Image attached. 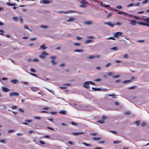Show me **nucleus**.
<instances>
[{
    "label": "nucleus",
    "mask_w": 149,
    "mask_h": 149,
    "mask_svg": "<svg viewBox=\"0 0 149 149\" xmlns=\"http://www.w3.org/2000/svg\"><path fill=\"white\" fill-rule=\"evenodd\" d=\"M101 139L100 137L97 138L96 137H93L92 138V140H94L95 141H98Z\"/></svg>",
    "instance_id": "24"
},
{
    "label": "nucleus",
    "mask_w": 149,
    "mask_h": 149,
    "mask_svg": "<svg viewBox=\"0 0 149 149\" xmlns=\"http://www.w3.org/2000/svg\"><path fill=\"white\" fill-rule=\"evenodd\" d=\"M122 142L121 141H115L113 142V143L114 144H118L119 143H121Z\"/></svg>",
    "instance_id": "39"
},
{
    "label": "nucleus",
    "mask_w": 149,
    "mask_h": 149,
    "mask_svg": "<svg viewBox=\"0 0 149 149\" xmlns=\"http://www.w3.org/2000/svg\"><path fill=\"white\" fill-rule=\"evenodd\" d=\"M120 75H116L113 76H112V77L113 78L115 79L116 78H118V77H120Z\"/></svg>",
    "instance_id": "33"
},
{
    "label": "nucleus",
    "mask_w": 149,
    "mask_h": 149,
    "mask_svg": "<svg viewBox=\"0 0 149 149\" xmlns=\"http://www.w3.org/2000/svg\"><path fill=\"white\" fill-rule=\"evenodd\" d=\"M112 13H109V14L107 16V18H109V17H110L112 15Z\"/></svg>",
    "instance_id": "59"
},
{
    "label": "nucleus",
    "mask_w": 149,
    "mask_h": 149,
    "mask_svg": "<svg viewBox=\"0 0 149 149\" xmlns=\"http://www.w3.org/2000/svg\"><path fill=\"white\" fill-rule=\"evenodd\" d=\"M87 38L91 39H93L94 38V37L93 36H88L87 37Z\"/></svg>",
    "instance_id": "58"
},
{
    "label": "nucleus",
    "mask_w": 149,
    "mask_h": 149,
    "mask_svg": "<svg viewBox=\"0 0 149 149\" xmlns=\"http://www.w3.org/2000/svg\"><path fill=\"white\" fill-rule=\"evenodd\" d=\"M131 81V80H129L124 81L122 82V83H123V84H126L127 83H128L129 82Z\"/></svg>",
    "instance_id": "29"
},
{
    "label": "nucleus",
    "mask_w": 149,
    "mask_h": 149,
    "mask_svg": "<svg viewBox=\"0 0 149 149\" xmlns=\"http://www.w3.org/2000/svg\"><path fill=\"white\" fill-rule=\"evenodd\" d=\"M29 74H31L32 76H34L36 77H37V75L36 74L31 73H29Z\"/></svg>",
    "instance_id": "54"
},
{
    "label": "nucleus",
    "mask_w": 149,
    "mask_h": 149,
    "mask_svg": "<svg viewBox=\"0 0 149 149\" xmlns=\"http://www.w3.org/2000/svg\"><path fill=\"white\" fill-rule=\"evenodd\" d=\"M77 40H81L82 39V38L79 37V36H77L76 37Z\"/></svg>",
    "instance_id": "47"
},
{
    "label": "nucleus",
    "mask_w": 149,
    "mask_h": 149,
    "mask_svg": "<svg viewBox=\"0 0 149 149\" xmlns=\"http://www.w3.org/2000/svg\"><path fill=\"white\" fill-rule=\"evenodd\" d=\"M81 45V44L79 42H75V43H74L73 44V45H74L76 46H80Z\"/></svg>",
    "instance_id": "26"
},
{
    "label": "nucleus",
    "mask_w": 149,
    "mask_h": 149,
    "mask_svg": "<svg viewBox=\"0 0 149 149\" xmlns=\"http://www.w3.org/2000/svg\"><path fill=\"white\" fill-rule=\"evenodd\" d=\"M146 123L143 122L141 124V126L142 127H144L146 126Z\"/></svg>",
    "instance_id": "64"
},
{
    "label": "nucleus",
    "mask_w": 149,
    "mask_h": 149,
    "mask_svg": "<svg viewBox=\"0 0 149 149\" xmlns=\"http://www.w3.org/2000/svg\"><path fill=\"white\" fill-rule=\"evenodd\" d=\"M33 61L34 62H36L38 61L39 60L37 58H35L33 60Z\"/></svg>",
    "instance_id": "51"
},
{
    "label": "nucleus",
    "mask_w": 149,
    "mask_h": 149,
    "mask_svg": "<svg viewBox=\"0 0 149 149\" xmlns=\"http://www.w3.org/2000/svg\"><path fill=\"white\" fill-rule=\"evenodd\" d=\"M39 142L42 144L44 145L45 144V143L42 141H40Z\"/></svg>",
    "instance_id": "52"
},
{
    "label": "nucleus",
    "mask_w": 149,
    "mask_h": 149,
    "mask_svg": "<svg viewBox=\"0 0 149 149\" xmlns=\"http://www.w3.org/2000/svg\"><path fill=\"white\" fill-rule=\"evenodd\" d=\"M130 112L129 111H128L125 112L124 114L125 115H129L130 114Z\"/></svg>",
    "instance_id": "46"
},
{
    "label": "nucleus",
    "mask_w": 149,
    "mask_h": 149,
    "mask_svg": "<svg viewBox=\"0 0 149 149\" xmlns=\"http://www.w3.org/2000/svg\"><path fill=\"white\" fill-rule=\"evenodd\" d=\"M95 58H100V56L99 55L97 56H89L87 57L88 59H94Z\"/></svg>",
    "instance_id": "6"
},
{
    "label": "nucleus",
    "mask_w": 149,
    "mask_h": 149,
    "mask_svg": "<svg viewBox=\"0 0 149 149\" xmlns=\"http://www.w3.org/2000/svg\"><path fill=\"white\" fill-rule=\"evenodd\" d=\"M149 1V0H145L144 1H143L142 3V4H145L147 3L148 1Z\"/></svg>",
    "instance_id": "37"
},
{
    "label": "nucleus",
    "mask_w": 149,
    "mask_h": 149,
    "mask_svg": "<svg viewBox=\"0 0 149 149\" xmlns=\"http://www.w3.org/2000/svg\"><path fill=\"white\" fill-rule=\"evenodd\" d=\"M76 13L78 14H81V15L83 14H84L82 12H77V11H74V10H68V11H66V12H65V13Z\"/></svg>",
    "instance_id": "2"
},
{
    "label": "nucleus",
    "mask_w": 149,
    "mask_h": 149,
    "mask_svg": "<svg viewBox=\"0 0 149 149\" xmlns=\"http://www.w3.org/2000/svg\"><path fill=\"white\" fill-rule=\"evenodd\" d=\"M81 3L83 5H85L87 3L86 2L85 0H82L81 2Z\"/></svg>",
    "instance_id": "30"
},
{
    "label": "nucleus",
    "mask_w": 149,
    "mask_h": 149,
    "mask_svg": "<svg viewBox=\"0 0 149 149\" xmlns=\"http://www.w3.org/2000/svg\"><path fill=\"white\" fill-rule=\"evenodd\" d=\"M138 24L140 25L149 26V24L146 22H139Z\"/></svg>",
    "instance_id": "7"
},
{
    "label": "nucleus",
    "mask_w": 149,
    "mask_h": 149,
    "mask_svg": "<svg viewBox=\"0 0 149 149\" xmlns=\"http://www.w3.org/2000/svg\"><path fill=\"white\" fill-rule=\"evenodd\" d=\"M76 20L75 18L71 17L69 18L68 20H67L68 22H72Z\"/></svg>",
    "instance_id": "15"
},
{
    "label": "nucleus",
    "mask_w": 149,
    "mask_h": 149,
    "mask_svg": "<svg viewBox=\"0 0 149 149\" xmlns=\"http://www.w3.org/2000/svg\"><path fill=\"white\" fill-rule=\"evenodd\" d=\"M48 54H47L46 52L43 51L42 53L39 56V57L42 59H45V55H47Z\"/></svg>",
    "instance_id": "4"
},
{
    "label": "nucleus",
    "mask_w": 149,
    "mask_h": 149,
    "mask_svg": "<svg viewBox=\"0 0 149 149\" xmlns=\"http://www.w3.org/2000/svg\"><path fill=\"white\" fill-rule=\"evenodd\" d=\"M34 119L36 120H40L41 119V118L39 116H35L34 117Z\"/></svg>",
    "instance_id": "36"
},
{
    "label": "nucleus",
    "mask_w": 149,
    "mask_h": 149,
    "mask_svg": "<svg viewBox=\"0 0 149 149\" xmlns=\"http://www.w3.org/2000/svg\"><path fill=\"white\" fill-rule=\"evenodd\" d=\"M43 3L44 4H48L51 2V1L49 0H43L42 1Z\"/></svg>",
    "instance_id": "16"
},
{
    "label": "nucleus",
    "mask_w": 149,
    "mask_h": 149,
    "mask_svg": "<svg viewBox=\"0 0 149 149\" xmlns=\"http://www.w3.org/2000/svg\"><path fill=\"white\" fill-rule=\"evenodd\" d=\"M92 88L93 90L95 91H101L102 90L100 88H96L92 87Z\"/></svg>",
    "instance_id": "23"
},
{
    "label": "nucleus",
    "mask_w": 149,
    "mask_h": 149,
    "mask_svg": "<svg viewBox=\"0 0 149 149\" xmlns=\"http://www.w3.org/2000/svg\"><path fill=\"white\" fill-rule=\"evenodd\" d=\"M90 134L93 136H94L97 135V133H94Z\"/></svg>",
    "instance_id": "50"
},
{
    "label": "nucleus",
    "mask_w": 149,
    "mask_h": 149,
    "mask_svg": "<svg viewBox=\"0 0 149 149\" xmlns=\"http://www.w3.org/2000/svg\"><path fill=\"white\" fill-rule=\"evenodd\" d=\"M93 40H92L90 39H87L86 40L85 42V43H90L92 41H93Z\"/></svg>",
    "instance_id": "25"
},
{
    "label": "nucleus",
    "mask_w": 149,
    "mask_h": 149,
    "mask_svg": "<svg viewBox=\"0 0 149 149\" xmlns=\"http://www.w3.org/2000/svg\"><path fill=\"white\" fill-rule=\"evenodd\" d=\"M101 80V79L100 78H98L96 79H95L94 80L95 81H100Z\"/></svg>",
    "instance_id": "60"
},
{
    "label": "nucleus",
    "mask_w": 149,
    "mask_h": 149,
    "mask_svg": "<svg viewBox=\"0 0 149 149\" xmlns=\"http://www.w3.org/2000/svg\"><path fill=\"white\" fill-rule=\"evenodd\" d=\"M74 51L75 52H84V50L82 49H75L74 50Z\"/></svg>",
    "instance_id": "21"
},
{
    "label": "nucleus",
    "mask_w": 149,
    "mask_h": 149,
    "mask_svg": "<svg viewBox=\"0 0 149 149\" xmlns=\"http://www.w3.org/2000/svg\"><path fill=\"white\" fill-rule=\"evenodd\" d=\"M97 122L98 123H99L101 124L103 123H104V121L102 120H100L99 121H98Z\"/></svg>",
    "instance_id": "63"
},
{
    "label": "nucleus",
    "mask_w": 149,
    "mask_h": 149,
    "mask_svg": "<svg viewBox=\"0 0 149 149\" xmlns=\"http://www.w3.org/2000/svg\"><path fill=\"white\" fill-rule=\"evenodd\" d=\"M136 86H134L132 87H131L128 88V89H134L136 88Z\"/></svg>",
    "instance_id": "41"
},
{
    "label": "nucleus",
    "mask_w": 149,
    "mask_h": 149,
    "mask_svg": "<svg viewBox=\"0 0 149 149\" xmlns=\"http://www.w3.org/2000/svg\"><path fill=\"white\" fill-rule=\"evenodd\" d=\"M40 27L41 28H43L45 29H46L48 28V26H47L46 25H41L40 26Z\"/></svg>",
    "instance_id": "28"
},
{
    "label": "nucleus",
    "mask_w": 149,
    "mask_h": 149,
    "mask_svg": "<svg viewBox=\"0 0 149 149\" xmlns=\"http://www.w3.org/2000/svg\"><path fill=\"white\" fill-rule=\"evenodd\" d=\"M46 89H47V90H48L49 92H50V93H53V94H54V92L52 90H49V89L47 88H46Z\"/></svg>",
    "instance_id": "56"
},
{
    "label": "nucleus",
    "mask_w": 149,
    "mask_h": 149,
    "mask_svg": "<svg viewBox=\"0 0 149 149\" xmlns=\"http://www.w3.org/2000/svg\"><path fill=\"white\" fill-rule=\"evenodd\" d=\"M114 74L113 72H109L107 73V75L109 76H111Z\"/></svg>",
    "instance_id": "35"
},
{
    "label": "nucleus",
    "mask_w": 149,
    "mask_h": 149,
    "mask_svg": "<svg viewBox=\"0 0 149 149\" xmlns=\"http://www.w3.org/2000/svg\"><path fill=\"white\" fill-rule=\"evenodd\" d=\"M106 39L107 40L112 39V40H115V38L114 37H110L109 38H106Z\"/></svg>",
    "instance_id": "32"
},
{
    "label": "nucleus",
    "mask_w": 149,
    "mask_h": 149,
    "mask_svg": "<svg viewBox=\"0 0 149 149\" xmlns=\"http://www.w3.org/2000/svg\"><path fill=\"white\" fill-rule=\"evenodd\" d=\"M134 123L137 125V126H138L140 124L139 121H136V122H134Z\"/></svg>",
    "instance_id": "42"
},
{
    "label": "nucleus",
    "mask_w": 149,
    "mask_h": 149,
    "mask_svg": "<svg viewBox=\"0 0 149 149\" xmlns=\"http://www.w3.org/2000/svg\"><path fill=\"white\" fill-rule=\"evenodd\" d=\"M104 24L109 25V26L111 27H113L115 25L114 24H112V23L111 22H105L104 23Z\"/></svg>",
    "instance_id": "8"
},
{
    "label": "nucleus",
    "mask_w": 149,
    "mask_h": 149,
    "mask_svg": "<svg viewBox=\"0 0 149 149\" xmlns=\"http://www.w3.org/2000/svg\"><path fill=\"white\" fill-rule=\"evenodd\" d=\"M115 24V25H118L119 26H120L121 25V24L120 22H116L115 23V24Z\"/></svg>",
    "instance_id": "44"
},
{
    "label": "nucleus",
    "mask_w": 149,
    "mask_h": 149,
    "mask_svg": "<svg viewBox=\"0 0 149 149\" xmlns=\"http://www.w3.org/2000/svg\"><path fill=\"white\" fill-rule=\"evenodd\" d=\"M10 82L13 84H16L18 82V81L17 79H14L11 80Z\"/></svg>",
    "instance_id": "18"
},
{
    "label": "nucleus",
    "mask_w": 149,
    "mask_h": 149,
    "mask_svg": "<svg viewBox=\"0 0 149 149\" xmlns=\"http://www.w3.org/2000/svg\"><path fill=\"white\" fill-rule=\"evenodd\" d=\"M107 96L109 97L112 96L115 98H116V95H115L114 94H108Z\"/></svg>",
    "instance_id": "27"
},
{
    "label": "nucleus",
    "mask_w": 149,
    "mask_h": 149,
    "mask_svg": "<svg viewBox=\"0 0 149 149\" xmlns=\"http://www.w3.org/2000/svg\"><path fill=\"white\" fill-rule=\"evenodd\" d=\"M19 110L22 113H23L24 112V110L21 108L19 109Z\"/></svg>",
    "instance_id": "57"
},
{
    "label": "nucleus",
    "mask_w": 149,
    "mask_h": 149,
    "mask_svg": "<svg viewBox=\"0 0 149 149\" xmlns=\"http://www.w3.org/2000/svg\"><path fill=\"white\" fill-rule=\"evenodd\" d=\"M85 134L84 132H72L71 133V134H73L74 136H78L79 135Z\"/></svg>",
    "instance_id": "11"
},
{
    "label": "nucleus",
    "mask_w": 149,
    "mask_h": 149,
    "mask_svg": "<svg viewBox=\"0 0 149 149\" xmlns=\"http://www.w3.org/2000/svg\"><path fill=\"white\" fill-rule=\"evenodd\" d=\"M47 47H45V44H44L40 46L39 49H42V50H44L47 49Z\"/></svg>",
    "instance_id": "14"
},
{
    "label": "nucleus",
    "mask_w": 149,
    "mask_h": 149,
    "mask_svg": "<svg viewBox=\"0 0 149 149\" xmlns=\"http://www.w3.org/2000/svg\"><path fill=\"white\" fill-rule=\"evenodd\" d=\"M51 63L53 65H55L56 64L57 62L55 60H52L51 62Z\"/></svg>",
    "instance_id": "31"
},
{
    "label": "nucleus",
    "mask_w": 149,
    "mask_h": 149,
    "mask_svg": "<svg viewBox=\"0 0 149 149\" xmlns=\"http://www.w3.org/2000/svg\"><path fill=\"white\" fill-rule=\"evenodd\" d=\"M50 113L53 115H56V112H50Z\"/></svg>",
    "instance_id": "48"
},
{
    "label": "nucleus",
    "mask_w": 149,
    "mask_h": 149,
    "mask_svg": "<svg viewBox=\"0 0 149 149\" xmlns=\"http://www.w3.org/2000/svg\"><path fill=\"white\" fill-rule=\"evenodd\" d=\"M107 118V117L103 116L101 120L104 121V120Z\"/></svg>",
    "instance_id": "45"
},
{
    "label": "nucleus",
    "mask_w": 149,
    "mask_h": 149,
    "mask_svg": "<svg viewBox=\"0 0 149 149\" xmlns=\"http://www.w3.org/2000/svg\"><path fill=\"white\" fill-rule=\"evenodd\" d=\"M123 33L121 32H116L114 33L113 34V36L116 38H119L120 36H122L123 35Z\"/></svg>",
    "instance_id": "1"
},
{
    "label": "nucleus",
    "mask_w": 149,
    "mask_h": 149,
    "mask_svg": "<svg viewBox=\"0 0 149 149\" xmlns=\"http://www.w3.org/2000/svg\"><path fill=\"white\" fill-rule=\"evenodd\" d=\"M30 89L33 91H36L38 90V88L36 87H32L30 88Z\"/></svg>",
    "instance_id": "19"
},
{
    "label": "nucleus",
    "mask_w": 149,
    "mask_h": 149,
    "mask_svg": "<svg viewBox=\"0 0 149 149\" xmlns=\"http://www.w3.org/2000/svg\"><path fill=\"white\" fill-rule=\"evenodd\" d=\"M12 19L15 21H17L18 20V18L17 17H13L12 18Z\"/></svg>",
    "instance_id": "40"
},
{
    "label": "nucleus",
    "mask_w": 149,
    "mask_h": 149,
    "mask_svg": "<svg viewBox=\"0 0 149 149\" xmlns=\"http://www.w3.org/2000/svg\"><path fill=\"white\" fill-rule=\"evenodd\" d=\"M56 57L55 56H52L50 57V58L52 59H55L56 58Z\"/></svg>",
    "instance_id": "43"
},
{
    "label": "nucleus",
    "mask_w": 149,
    "mask_h": 149,
    "mask_svg": "<svg viewBox=\"0 0 149 149\" xmlns=\"http://www.w3.org/2000/svg\"><path fill=\"white\" fill-rule=\"evenodd\" d=\"M59 113H60V114H62L63 115H65L67 113V111L64 110H61Z\"/></svg>",
    "instance_id": "17"
},
{
    "label": "nucleus",
    "mask_w": 149,
    "mask_h": 149,
    "mask_svg": "<svg viewBox=\"0 0 149 149\" xmlns=\"http://www.w3.org/2000/svg\"><path fill=\"white\" fill-rule=\"evenodd\" d=\"M82 144L86 146H91V144H88L85 142H84V143H82Z\"/></svg>",
    "instance_id": "34"
},
{
    "label": "nucleus",
    "mask_w": 149,
    "mask_h": 149,
    "mask_svg": "<svg viewBox=\"0 0 149 149\" xmlns=\"http://www.w3.org/2000/svg\"><path fill=\"white\" fill-rule=\"evenodd\" d=\"M32 121V120H26L25 122L28 123H31Z\"/></svg>",
    "instance_id": "53"
},
{
    "label": "nucleus",
    "mask_w": 149,
    "mask_h": 149,
    "mask_svg": "<svg viewBox=\"0 0 149 149\" xmlns=\"http://www.w3.org/2000/svg\"><path fill=\"white\" fill-rule=\"evenodd\" d=\"M111 64L110 63H108L105 65V67L106 68L108 67Z\"/></svg>",
    "instance_id": "62"
},
{
    "label": "nucleus",
    "mask_w": 149,
    "mask_h": 149,
    "mask_svg": "<svg viewBox=\"0 0 149 149\" xmlns=\"http://www.w3.org/2000/svg\"><path fill=\"white\" fill-rule=\"evenodd\" d=\"M9 96L10 97H13L14 96L18 97L19 96V93L15 92H11L9 94Z\"/></svg>",
    "instance_id": "5"
},
{
    "label": "nucleus",
    "mask_w": 149,
    "mask_h": 149,
    "mask_svg": "<svg viewBox=\"0 0 149 149\" xmlns=\"http://www.w3.org/2000/svg\"><path fill=\"white\" fill-rule=\"evenodd\" d=\"M142 19L145 21L146 22L148 23V24H149V17L147 18H142Z\"/></svg>",
    "instance_id": "22"
},
{
    "label": "nucleus",
    "mask_w": 149,
    "mask_h": 149,
    "mask_svg": "<svg viewBox=\"0 0 149 149\" xmlns=\"http://www.w3.org/2000/svg\"><path fill=\"white\" fill-rule=\"evenodd\" d=\"M118 12L117 13V14H120V15H121L124 14L126 16H127V15H129L127 13H125L124 12H123V11H118Z\"/></svg>",
    "instance_id": "10"
},
{
    "label": "nucleus",
    "mask_w": 149,
    "mask_h": 149,
    "mask_svg": "<svg viewBox=\"0 0 149 149\" xmlns=\"http://www.w3.org/2000/svg\"><path fill=\"white\" fill-rule=\"evenodd\" d=\"M124 58H127L129 57V56L128 55V54H126L125 55H124L123 56Z\"/></svg>",
    "instance_id": "61"
},
{
    "label": "nucleus",
    "mask_w": 149,
    "mask_h": 149,
    "mask_svg": "<svg viewBox=\"0 0 149 149\" xmlns=\"http://www.w3.org/2000/svg\"><path fill=\"white\" fill-rule=\"evenodd\" d=\"M6 4L10 6H16V4L15 3H10L9 2H7Z\"/></svg>",
    "instance_id": "20"
},
{
    "label": "nucleus",
    "mask_w": 149,
    "mask_h": 149,
    "mask_svg": "<svg viewBox=\"0 0 149 149\" xmlns=\"http://www.w3.org/2000/svg\"><path fill=\"white\" fill-rule=\"evenodd\" d=\"M2 91L4 92H7L10 91V89H8L7 88H6L5 87L2 86Z\"/></svg>",
    "instance_id": "12"
},
{
    "label": "nucleus",
    "mask_w": 149,
    "mask_h": 149,
    "mask_svg": "<svg viewBox=\"0 0 149 149\" xmlns=\"http://www.w3.org/2000/svg\"><path fill=\"white\" fill-rule=\"evenodd\" d=\"M89 81H86L84 82L83 84V86L85 88L89 89L90 88V86L89 84L90 83L88 82Z\"/></svg>",
    "instance_id": "3"
},
{
    "label": "nucleus",
    "mask_w": 149,
    "mask_h": 149,
    "mask_svg": "<svg viewBox=\"0 0 149 149\" xmlns=\"http://www.w3.org/2000/svg\"><path fill=\"white\" fill-rule=\"evenodd\" d=\"M134 6V4L133 3H131V4H129L128 6H127V7H130L132 6Z\"/></svg>",
    "instance_id": "49"
},
{
    "label": "nucleus",
    "mask_w": 149,
    "mask_h": 149,
    "mask_svg": "<svg viewBox=\"0 0 149 149\" xmlns=\"http://www.w3.org/2000/svg\"><path fill=\"white\" fill-rule=\"evenodd\" d=\"M111 50H117L118 49L116 47H114L111 48Z\"/></svg>",
    "instance_id": "38"
},
{
    "label": "nucleus",
    "mask_w": 149,
    "mask_h": 149,
    "mask_svg": "<svg viewBox=\"0 0 149 149\" xmlns=\"http://www.w3.org/2000/svg\"><path fill=\"white\" fill-rule=\"evenodd\" d=\"M137 22L134 19L132 20L130 22V24L132 26H134L136 24Z\"/></svg>",
    "instance_id": "9"
},
{
    "label": "nucleus",
    "mask_w": 149,
    "mask_h": 149,
    "mask_svg": "<svg viewBox=\"0 0 149 149\" xmlns=\"http://www.w3.org/2000/svg\"><path fill=\"white\" fill-rule=\"evenodd\" d=\"M84 23L87 25H91L93 24V22L91 21H85Z\"/></svg>",
    "instance_id": "13"
},
{
    "label": "nucleus",
    "mask_w": 149,
    "mask_h": 149,
    "mask_svg": "<svg viewBox=\"0 0 149 149\" xmlns=\"http://www.w3.org/2000/svg\"><path fill=\"white\" fill-rule=\"evenodd\" d=\"M24 28L25 29H26L28 30H29L30 31H31V30L30 29L28 28L27 26L26 25H24Z\"/></svg>",
    "instance_id": "55"
}]
</instances>
